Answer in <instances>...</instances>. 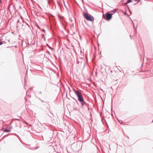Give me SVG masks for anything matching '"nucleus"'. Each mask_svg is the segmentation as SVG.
Listing matches in <instances>:
<instances>
[{
  "mask_svg": "<svg viewBox=\"0 0 153 153\" xmlns=\"http://www.w3.org/2000/svg\"><path fill=\"white\" fill-rule=\"evenodd\" d=\"M48 54H49V52H48Z\"/></svg>",
  "mask_w": 153,
  "mask_h": 153,
  "instance_id": "11",
  "label": "nucleus"
},
{
  "mask_svg": "<svg viewBox=\"0 0 153 153\" xmlns=\"http://www.w3.org/2000/svg\"><path fill=\"white\" fill-rule=\"evenodd\" d=\"M48 48H49L51 51V52L52 53H53L54 52V49L51 47H50L48 45Z\"/></svg>",
  "mask_w": 153,
  "mask_h": 153,
  "instance_id": "4",
  "label": "nucleus"
},
{
  "mask_svg": "<svg viewBox=\"0 0 153 153\" xmlns=\"http://www.w3.org/2000/svg\"><path fill=\"white\" fill-rule=\"evenodd\" d=\"M132 2V1H131V0H128L127 2V3L128 4V3H130Z\"/></svg>",
  "mask_w": 153,
  "mask_h": 153,
  "instance_id": "6",
  "label": "nucleus"
},
{
  "mask_svg": "<svg viewBox=\"0 0 153 153\" xmlns=\"http://www.w3.org/2000/svg\"><path fill=\"white\" fill-rule=\"evenodd\" d=\"M77 64H79V61H77Z\"/></svg>",
  "mask_w": 153,
  "mask_h": 153,
  "instance_id": "9",
  "label": "nucleus"
},
{
  "mask_svg": "<svg viewBox=\"0 0 153 153\" xmlns=\"http://www.w3.org/2000/svg\"><path fill=\"white\" fill-rule=\"evenodd\" d=\"M1 0H0V3L1 2Z\"/></svg>",
  "mask_w": 153,
  "mask_h": 153,
  "instance_id": "10",
  "label": "nucleus"
},
{
  "mask_svg": "<svg viewBox=\"0 0 153 153\" xmlns=\"http://www.w3.org/2000/svg\"><path fill=\"white\" fill-rule=\"evenodd\" d=\"M10 131V130L5 129L4 130V131L6 132H9Z\"/></svg>",
  "mask_w": 153,
  "mask_h": 153,
  "instance_id": "5",
  "label": "nucleus"
},
{
  "mask_svg": "<svg viewBox=\"0 0 153 153\" xmlns=\"http://www.w3.org/2000/svg\"><path fill=\"white\" fill-rule=\"evenodd\" d=\"M73 91L77 97L78 100L80 102L82 105V107L85 104V102L83 98L82 94L79 91H76L74 89H73Z\"/></svg>",
  "mask_w": 153,
  "mask_h": 153,
  "instance_id": "1",
  "label": "nucleus"
},
{
  "mask_svg": "<svg viewBox=\"0 0 153 153\" xmlns=\"http://www.w3.org/2000/svg\"><path fill=\"white\" fill-rule=\"evenodd\" d=\"M84 15L85 18L88 21H92L94 20V18L92 16L88 13H84Z\"/></svg>",
  "mask_w": 153,
  "mask_h": 153,
  "instance_id": "2",
  "label": "nucleus"
},
{
  "mask_svg": "<svg viewBox=\"0 0 153 153\" xmlns=\"http://www.w3.org/2000/svg\"><path fill=\"white\" fill-rule=\"evenodd\" d=\"M112 12H113V13H113H115V10H113L112 11Z\"/></svg>",
  "mask_w": 153,
  "mask_h": 153,
  "instance_id": "7",
  "label": "nucleus"
},
{
  "mask_svg": "<svg viewBox=\"0 0 153 153\" xmlns=\"http://www.w3.org/2000/svg\"><path fill=\"white\" fill-rule=\"evenodd\" d=\"M2 44V43L1 42H0V45H1Z\"/></svg>",
  "mask_w": 153,
  "mask_h": 153,
  "instance_id": "8",
  "label": "nucleus"
},
{
  "mask_svg": "<svg viewBox=\"0 0 153 153\" xmlns=\"http://www.w3.org/2000/svg\"><path fill=\"white\" fill-rule=\"evenodd\" d=\"M112 15V14H110L108 13H107L105 14V15L103 14V16L105 19L108 20H109L111 18Z\"/></svg>",
  "mask_w": 153,
  "mask_h": 153,
  "instance_id": "3",
  "label": "nucleus"
}]
</instances>
